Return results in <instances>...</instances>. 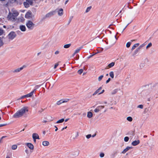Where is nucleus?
Listing matches in <instances>:
<instances>
[{"mask_svg": "<svg viewBox=\"0 0 158 158\" xmlns=\"http://www.w3.org/2000/svg\"><path fill=\"white\" fill-rule=\"evenodd\" d=\"M28 111V108L27 107H23L15 113L13 116V117L15 118H19L22 117L26 112Z\"/></svg>", "mask_w": 158, "mask_h": 158, "instance_id": "f257e3e1", "label": "nucleus"}, {"mask_svg": "<svg viewBox=\"0 0 158 158\" xmlns=\"http://www.w3.org/2000/svg\"><path fill=\"white\" fill-rule=\"evenodd\" d=\"M19 14L18 12L16 10H14L12 13L9 12L8 16V18L9 20L12 21L15 20V18Z\"/></svg>", "mask_w": 158, "mask_h": 158, "instance_id": "f03ea898", "label": "nucleus"}, {"mask_svg": "<svg viewBox=\"0 0 158 158\" xmlns=\"http://www.w3.org/2000/svg\"><path fill=\"white\" fill-rule=\"evenodd\" d=\"M26 25L29 30H31L34 28L35 26V24L31 21L28 20L27 22Z\"/></svg>", "mask_w": 158, "mask_h": 158, "instance_id": "7ed1b4c3", "label": "nucleus"}, {"mask_svg": "<svg viewBox=\"0 0 158 158\" xmlns=\"http://www.w3.org/2000/svg\"><path fill=\"white\" fill-rule=\"evenodd\" d=\"M16 36V34L15 32L12 31L8 34L7 37L9 40H12Z\"/></svg>", "mask_w": 158, "mask_h": 158, "instance_id": "20e7f679", "label": "nucleus"}, {"mask_svg": "<svg viewBox=\"0 0 158 158\" xmlns=\"http://www.w3.org/2000/svg\"><path fill=\"white\" fill-rule=\"evenodd\" d=\"M57 10H56V11H51L49 12V13H47L45 15V17L46 18H49L54 15L55 13L56 12V11Z\"/></svg>", "mask_w": 158, "mask_h": 158, "instance_id": "39448f33", "label": "nucleus"}, {"mask_svg": "<svg viewBox=\"0 0 158 158\" xmlns=\"http://www.w3.org/2000/svg\"><path fill=\"white\" fill-rule=\"evenodd\" d=\"M104 107V106H98L94 110V112L95 113L98 112L101 110Z\"/></svg>", "mask_w": 158, "mask_h": 158, "instance_id": "423d86ee", "label": "nucleus"}, {"mask_svg": "<svg viewBox=\"0 0 158 158\" xmlns=\"http://www.w3.org/2000/svg\"><path fill=\"white\" fill-rule=\"evenodd\" d=\"M36 90V89H35L33 90L32 91L31 93H30L27 94L26 95H25V96H26V98H28V97H31L32 95H33L34 92Z\"/></svg>", "mask_w": 158, "mask_h": 158, "instance_id": "0eeeda50", "label": "nucleus"}, {"mask_svg": "<svg viewBox=\"0 0 158 158\" xmlns=\"http://www.w3.org/2000/svg\"><path fill=\"white\" fill-rule=\"evenodd\" d=\"M25 67V66L23 65L20 68H18V69H15L13 71V72L14 73L19 72L21 70H22L23 69V68Z\"/></svg>", "mask_w": 158, "mask_h": 158, "instance_id": "6e6552de", "label": "nucleus"}, {"mask_svg": "<svg viewBox=\"0 0 158 158\" xmlns=\"http://www.w3.org/2000/svg\"><path fill=\"white\" fill-rule=\"evenodd\" d=\"M132 148V147H127V148H125L123 151L122 152V153L125 154L126 153L128 150L130 149H131Z\"/></svg>", "mask_w": 158, "mask_h": 158, "instance_id": "1a4fd4ad", "label": "nucleus"}, {"mask_svg": "<svg viewBox=\"0 0 158 158\" xmlns=\"http://www.w3.org/2000/svg\"><path fill=\"white\" fill-rule=\"evenodd\" d=\"M140 143V141L139 140H135L132 142L131 144L133 146H136L139 144Z\"/></svg>", "mask_w": 158, "mask_h": 158, "instance_id": "9d476101", "label": "nucleus"}, {"mask_svg": "<svg viewBox=\"0 0 158 158\" xmlns=\"http://www.w3.org/2000/svg\"><path fill=\"white\" fill-rule=\"evenodd\" d=\"M26 145L31 149L33 150L34 149V146L31 143H26Z\"/></svg>", "mask_w": 158, "mask_h": 158, "instance_id": "9b49d317", "label": "nucleus"}, {"mask_svg": "<svg viewBox=\"0 0 158 158\" xmlns=\"http://www.w3.org/2000/svg\"><path fill=\"white\" fill-rule=\"evenodd\" d=\"M115 64V63L114 62H112L111 63H110L106 67V69H109L110 68H111L113 67Z\"/></svg>", "mask_w": 158, "mask_h": 158, "instance_id": "f8f14e48", "label": "nucleus"}, {"mask_svg": "<svg viewBox=\"0 0 158 158\" xmlns=\"http://www.w3.org/2000/svg\"><path fill=\"white\" fill-rule=\"evenodd\" d=\"M20 29L22 31H25L26 30L25 26L23 25H21L19 26Z\"/></svg>", "mask_w": 158, "mask_h": 158, "instance_id": "ddd939ff", "label": "nucleus"}, {"mask_svg": "<svg viewBox=\"0 0 158 158\" xmlns=\"http://www.w3.org/2000/svg\"><path fill=\"white\" fill-rule=\"evenodd\" d=\"M58 15L59 16H61L63 14V10L61 8L57 11Z\"/></svg>", "mask_w": 158, "mask_h": 158, "instance_id": "4468645a", "label": "nucleus"}, {"mask_svg": "<svg viewBox=\"0 0 158 158\" xmlns=\"http://www.w3.org/2000/svg\"><path fill=\"white\" fill-rule=\"evenodd\" d=\"M42 144L44 146H47L49 144V143L47 141H44L43 142Z\"/></svg>", "mask_w": 158, "mask_h": 158, "instance_id": "2eb2a0df", "label": "nucleus"}, {"mask_svg": "<svg viewBox=\"0 0 158 158\" xmlns=\"http://www.w3.org/2000/svg\"><path fill=\"white\" fill-rule=\"evenodd\" d=\"M139 45V43H136L135 44H134L133 46L132 47L131 50H133L135 48L138 46Z\"/></svg>", "mask_w": 158, "mask_h": 158, "instance_id": "dca6fc26", "label": "nucleus"}, {"mask_svg": "<svg viewBox=\"0 0 158 158\" xmlns=\"http://www.w3.org/2000/svg\"><path fill=\"white\" fill-rule=\"evenodd\" d=\"M23 5L26 8H27L29 6V4L27 2V1H26V2H24Z\"/></svg>", "mask_w": 158, "mask_h": 158, "instance_id": "f3484780", "label": "nucleus"}, {"mask_svg": "<svg viewBox=\"0 0 158 158\" xmlns=\"http://www.w3.org/2000/svg\"><path fill=\"white\" fill-rule=\"evenodd\" d=\"M87 116L89 118H91L93 116V114L90 112H89L88 113Z\"/></svg>", "mask_w": 158, "mask_h": 158, "instance_id": "a211bd4d", "label": "nucleus"}, {"mask_svg": "<svg viewBox=\"0 0 158 158\" xmlns=\"http://www.w3.org/2000/svg\"><path fill=\"white\" fill-rule=\"evenodd\" d=\"M82 48V47H81L79 48H77L75 51V54H76L79 52L80 50Z\"/></svg>", "mask_w": 158, "mask_h": 158, "instance_id": "6ab92c4d", "label": "nucleus"}, {"mask_svg": "<svg viewBox=\"0 0 158 158\" xmlns=\"http://www.w3.org/2000/svg\"><path fill=\"white\" fill-rule=\"evenodd\" d=\"M118 89H114L111 92V94L113 95L116 94L118 91Z\"/></svg>", "mask_w": 158, "mask_h": 158, "instance_id": "aec40b11", "label": "nucleus"}, {"mask_svg": "<svg viewBox=\"0 0 158 158\" xmlns=\"http://www.w3.org/2000/svg\"><path fill=\"white\" fill-rule=\"evenodd\" d=\"M38 135L36 133H34L32 134V138L33 139H36V138L37 137V136Z\"/></svg>", "mask_w": 158, "mask_h": 158, "instance_id": "412c9836", "label": "nucleus"}, {"mask_svg": "<svg viewBox=\"0 0 158 158\" xmlns=\"http://www.w3.org/2000/svg\"><path fill=\"white\" fill-rule=\"evenodd\" d=\"M31 13L27 12L25 15V17L28 18L31 16Z\"/></svg>", "mask_w": 158, "mask_h": 158, "instance_id": "4be33fe9", "label": "nucleus"}, {"mask_svg": "<svg viewBox=\"0 0 158 158\" xmlns=\"http://www.w3.org/2000/svg\"><path fill=\"white\" fill-rule=\"evenodd\" d=\"M64 121V119L62 118V119H61L58 120V121H57L56 122V123H61L63 122Z\"/></svg>", "mask_w": 158, "mask_h": 158, "instance_id": "5701e85b", "label": "nucleus"}, {"mask_svg": "<svg viewBox=\"0 0 158 158\" xmlns=\"http://www.w3.org/2000/svg\"><path fill=\"white\" fill-rule=\"evenodd\" d=\"M26 1L29 5H32L33 2L32 0H26Z\"/></svg>", "mask_w": 158, "mask_h": 158, "instance_id": "b1692460", "label": "nucleus"}, {"mask_svg": "<svg viewBox=\"0 0 158 158\" xmlns=\"http://www.w3.org/2000/svg\"><path fill=\"white\" fill-rule=\"evenodd\" d=\"M71 45V44H66L64 45V48H69L70 46Z\"/></svg>", "mask_w": 158, "mask_h": 158, "instance_id": "393cba45", "label": "nucleus"}, {"mask_svg": "<svg viewBox=\"0 0 158 158\" xmlns=\"http://www.w3.org/2000/svg\"><path fill=\"white\" fill-rule=\"evenodd\" d=\"M110 76L112 78L114 77V72L113 71H111L110 73H109Z\"/></svg>", "mask_w": 158, "mask_h": 158, "instance_id": "a878e982", "label": "nucleus"}, {"mask_svg": "<svg viewBox=\"0 0 158 158\" xmlns=\"http://www.w3.org/2000/svg\"><path fill=\"white\" fill-rule=\"evenodd\" d=\"M127 119L129 122H131L132 121L133 119L131 117L129 116L127 118Z\"/></svg>", "mask_w": 158, "mask_h": 158, "instance_id": "bb28decb", "label": "nucleus"}, {"mask_svg": "<svg viewBox=\"0 0 158 158\" xmlns=\"http://www.w3.org/2000/svg\"><path fill=\"white\" fill-rule=\"evenodd\" d=\"M139 48H137L135 50V51L134 52V54L133 55H135L139 51Z\"/></svg>", "mask_w": 158, "mask_h": 158, "instance_id": "cd10ccee", "label": "nucleus"}, {"mask_svg": "<svg viewBox=\"0 0 158 158\" xmlns=\"http://www.w3.org/2000/svg\"><path fill=\"white\" fill-rule=\"evenodd\" d=\"M17 148V146L16 145H13L12 146V149L14 150L16 149Z\"/></svg>", "mask_w": 158, "mask_h": 158, "instance_id": "c85d7f7f", "label": "nucleus"}, {"mask_svg": "<svg viewBox=\"0 0 158 158\" xmlns=\"http://www.w3.org/2000/svg\"><path fill=\"white\" fill-rule=\"evenodd\" d=\"M3 44L2 39L0 37V47L2 46Z\"/></svg>", "mask_w": 158, "mask_h": 158, "instance_id": "c756f323", "label": "nucleus"}, {"mask_svg": "<svg viewBox=\"0 0 158 158\" xmlns=\"http://www.w3.org/2000/svg\"><path fill=\"white\" fill-rule=\"evenodd\" d=\"M63 102V99L60 100L57 102L56 103V104L58 105H60L61 104L63 103V102Z\"/></svg>", "mask_w": 158, "mask_h": 158, "instance_id": "7c9ffc66", "label": "nucleus"}, {"mask_svg": "<svg viewBox=\"0 0 158 158\" xmlns=\"http://www.w3.org/2000/svg\"><path fill=\"white\" fill-rule=\"evenodd\" d=\"M129 140V138L127 136H126L124 138V141L126 142H128Z\"/></svg>", "mask_w": 158, "mask_h": 158, "instance_id": "2f4dec72", "label": "nucleus"}, {"mask_svg": "<svg viewBox=\"0 0 158 158\" xmlns=\"http://www.w3.org/2000/svg\"><path fill=\"white\" fill-rule=\"evenodd\" d=\"M83 70L82 69H81L78 70L77 72L79 74H81L83 72Z\"/></svg>", "mask_w": 158, "mask_h": 158, "instance_id": "473e14b6", "label": "nucleus"}, {"mask_svg": "<svg viewBox=\"0 0 158 158\" xmlns=\"http://www.w3.org/2000/svg\"><path fill=\"white\" fill-rule=\"evenodd\" d=\"M103 77V75H102L100 76H99L98 78V81H101Z\"/></svg>", "mask_w": 158, "mask_h": 158, "instance_id": "72a5a7b5", "label": "nucleus"}, {"mask_svg": "<svg viewBox=\"0 0 158 158\" xmlns=\"http://www.w3.org/2000/svg\"><path fill=\"white\" fill-rule=\"evenodd\" d=\"M131 43L130 42H127V44H126V47L127 48H129L130 45H131Z\"/></svg>", "mask_w": 158, "mask_h": 158, "instance_id": "f704fd0d", "label": "nucleus"}, {"mask_svg": "<svg viewBox=\"0 0 158 158\" xmlns=\"http://www.w3.org/2000/svg\"><path fill=\"white\" fill-rule=\"evenodd\" d=\"M73 17V16H71L70 17L69 19V22L68 23V25L69 24V23H70V22H71L72 20V19Z\"/></svg>", "mask_w": 158, "mask_h": 158, "instance_id": "c9c22d12", "label": "nucleus"}, {"mask_svg": "<svg viewBox=\"0 0 158 158\" xmlns=\"http://www.w3.org/2000/svg\"><path fill=\"white\" fill-rule=\"evenodd\" d=\"M129 134L130 135L134 136V131H131L129 132Z\"/></svg>", "mask_w": 158, "mask_h": 158, "instance_id": "e433bc0d", "label": "nucleus"}, {"mask_svg": "<svg viewBox=\"0 0 158 158\" xmlns=\"http://www.w3.org/2000/svg\"><path fill=\"white\" fill-rule=\"evenodd\" d=\"M40 99H36L35 101V104H37L38 103H40Z\"/></svg>", "mask_w": 158, "mask_h": 158, "instance_id": "4c0bfd02", "label": "nucleus"}, {"mask_svg": "<svg viewBox=\"0 0 158 158\" xmlns=\"http://www.w3.org/2000/svg\"><path fill=\"white\" fill-rule=\"evenodd\" d=\"M152 46V44L151 43H149L146 46V48H148L151 47Z\"/></svg>", "mask_w": 158, "mask_h": 158, "instance_id": "58836bf2", "label": "nucleus"}, {"mask_svg": "<svg viewBox=\"0 0 158 158\" xmlns=\"http://www.w3.org/2000/svg\"><path fill=\"white\" fill-rule=\"evenodd\" d=\"M91 8V7H88L87 8V9L85 11L87 13V12H88L90 10Z\"/></svg>", "mask_w": 158, "mask_h": 158, "instance_id": "ea45409f", "label": "nucleus"}, {"mask_svg": "<svg viewBox=\"0 0 158 158\" xmlns=\"http://www.w3.org/2000/svg\"><path fill=\"white\" fill-rule=\"evenodd\" d=\"M137 108L142 109L143 108V106L142 105H140L137 106Z\"/></svg>", "mask_w": 158, "mask_h": 158, "instance_id": "a19ab883", "label": "nucleus"}, {"mask_svg": "<svg viewBox=\"0 0 158 158\" xmlns=\"http://www.w3.org/2000/svg\"><path fill=\"white\" fill-rule=\"evenodd\" d=\"M145 65V64L144 63H142L140 64V67L142 68Z\"/></svg>", "mask_w": 158, "mask_h": 158, "instance_id": "79ce46f5", "label": "nucleus"}, {"mask_svg": "<svg viewBox=\"0 0 158 158\" xmlns=\"http://www.w3.org/2000/svg\"><path fill=\"white\" fill-rule=\"evenodd\" d=\"M145 44H141V45H140L138 48H139V49L140 50V49L141 48H142L143 47L144 45H145Z\"/></svg>", "mask_w": 158, "mask_h": 158, "instance_id": "37998d69", "label": "nucleus"}, {"mask_svg": "<svg viewBox=\"0 0 158 158\" xmlns=\"http://www.w3.org/2000/svg\"><path fill=\"white\" fill-rule=\"evenodd\" d=\"M104 156V154L103 153H102L100 154V156L101 157H103Z\"/></svg>", "mask_w": 158, "mask_h": 158, "instance_id": "c03bdc74", "label": "nucleus"}, {"mask_svg": "<svg viewBox=\"0 0 158 158\" xmlns=\"http://www.w3.org/2000/svg\"><path fill=\"white\" fill-rule=\"evenodd\" d=\"M91 136V134H89L86 135V137L87 139H89Z\"/></svg>", "mask_w": 158, "mask_h": 158, "instance_id": "a18cd8bd", "label": "nucleus"}, {"mask_svg": "<svg viewBox=\"0 0 158 158\" xmlns=\"http://www.w3.org/2000/svg\"><path fill=\"white\" fill-rule=\"evenodd\" d=\"M102 88V87H99V88L97 90H96V91L97 92V93H100V92H99V91H100V90H101V89Z\"/></svg>", "mask_w": 158, "mask_h": 158, "instance_id": "49530a36", "label": "nucleus"}, {"mask_svg": "<svg viewBox=\"0 0 158 158\" xmlns=\"http://www.w3.org/2000/svg\"><path fill=\"white\" fill-rule=\"evenodd\" d=\"M3 32V31L2 29H0V35L2 34Z\"/></svg>", "mask_w": 158, "mask_h": 158, "instance_id": "de8ad7c7", "label": "nucleus"}, {"mask_svg": "<svg viewBox=\"0 0 158 158\" xmlns=\"http://www.w3.org/2000/svg\"><path fill=\"white\" fill-rule=\"evenodd\" d=\"M68 101H69L68 99H66L65 100L63 99L62 102H63V103L66 102H67Z\"/></svg>", "mask_w": 158, "mask_h": 158, "instance_id": "09e8293b", "label": "nucleus"}, {"mask_svg": "<svg viewBox=\"0 0 158 158\" xmlns=\"http://www.w3.org/2000/svg\"><path fill=\"white\" fill-rule=\"evenodd\" d=\"M58 63H56V64H55V65H54V69H56V67L58 66Z\"/></svg>", "mask_w": 158, "mask_h": 158, "instance_id": "8fccbe9b", "label": "nucleus"}, {"mask_svg": "<svg viewBox=\"0 0 158 158\" xmlns=\"http://www.w3.org/2000/svg\"><path fill=\"white\" fill-rule=\"evenodd\" d=\"M110 80V78H109L106 81V83L107 84L108 83Z\"/></svg>", "mask_w": 158, "mask_h": 158, "instance_id": "3c124183", "label": "nucleus"}, {"mask_svg": "<svg viewBox=\"0 0 158 158\" xmlns=\"http://www.w3.org/2000/svg\"><path fill=\"white\" fill-rule=\"evenodd\" d=\"M26 98V96H25V95H24V96H22L19 99H23V98Z\"/></svg>", "mask_w": 158, "mask_h": 158, "instance_id": "603ef678", "label": "nucleus"}, {"mask_svg": "<svg viewBox=\"0 0 158 158\" xmlns=\"http://www.w3.org/2000/svg\"><path fill=\"white\" fill-rule=\"evenodd\" d=\"M6 125V124H0V127H2L3 126H5Z\"/></svg>", "mask_w": 158, "mask_h": 158, "instance_id": "864d4df0", "label": "nucleus"}, {"mask_svg": "<svg viewBox=\"0 0 158 158\" xmlns=\"http://www.w3.org/2000/svg\"><path fill=\"white\" fill-rule=\"evenodd\" d=\"M59 51H56L55 52V54H56V55H57V54H59Z\"/></svg>", "mask_w": 158, "mask_h": 158, "instance_id": "5fc2aeb1", "label": "nucleus"}, {"mask_svg": "<svg viewBox=\"0 0 158 158\" xmlns=\"http://www.w3.org/2000/svg\"><path fill=\"white\" fill-rule=\"evenodd\" d=\"M96 54V53H95V54H93V55H91L89 56L88 57V58H91V57H92L93 56H94V55L95 54Z\"/></svg>", "mask_w": 158, "mask_h": 158, "instance_id": "6e6d98bb", "label": "nucleus"}, {"mask_svg": "<svg viewBox=\"0 0 158 158\" xmlns=\"http://www.w3.org/2000/svg\"><path fill=\"white\" fill-rule=\"evenodd\" d=\"M128 24H127V25L125 27H124V28L123 29V30L122 31V33L123 32V31H124V30L127 27L128 25Z\"/></svg>", "mask_w": 158, "mask_h": 158, "instance_id": "4d7b16f0", "label": "nucleus"}, {"mask_svg": "<svg viewBox=\"0 0 158 158\" xmlns=\"http://www.w3.org/2000/svg\"><path fill=\"white\" fill-rule=\"evenodd\" d=\"M104 91V90H102V91L101 92H100L98 94H102Z\"/></svg>", "mask_w": 158, "mask_h": 158, "instance_id": "13d9d810", "label": "nucleus"}, {"mask_svg": "<svg viewBox=\"0 0 158 158\" xmlns=\"http://www.w3.org/2000/svg\"><path fill=\"white\" fill-rule=\"evenodd\" d=\"M98 93H97V92L96 91L93 94V96L95 95V94H98Z\"/></svg>", "mask_w": 158, "mask_h": 158, "instance_id": "bf43d9fd", "label": "nucleus"}, {"mask_svg": "<svg viewBox=\"0 0 158 158\" xmlns=\"http://www.w3.org/2000/svg\"><path fill=\"white\" fill-rule=\"evenodd\" d=\"M44 110L43 109H41L39 111V112H43L44 111Z\"/></svg>", "mask_w": 158, "mask_h": 158, "instance_id": "052dcab7", "label": "nucleus"}, {"mask_svg": "<svg viewBox=\"0 0 158 158\" xmlns=\"http://www.w3.org/2000/svg\"><path fill=\"white\" fill-rule=\"evenodd\" d=\"M40 87V86L39 85H36L35 86V88L36 89Z\"/></svg>", "mask_w": 158, "mask_h": 158, "instance_id": "680f3d73", "label": "nucleus"}, {"mask_svg": "<svg viewBox=\"0 0 158 158\" xmlns=\"http://www.w3.org/2000/svg\"><path fill=\"white\" fill-rule=\"evenodd\" d=\"M25 152L27 153L28 154V151L26 149L25 150Z\"/></svg>", "mask_w": 158, "mask_h": 158, "instance_id": "e2e57ef3", "label": "nucleus"}, {"mask_svg": "<svg viewBox=\"0 0 158 158\" xmlns=\"http://www.w3.org/2000/svg\"><path fill=\"white\" fill-rule=\"evenodd\" d=\"M55 127L56 128V129H55V131H57L58 130V128H57V127L56 126H55Z\"/></svg>", "mask_w": 158, "mask_h": 158, "instance_id": "0e129e2a", "label": "nucleus"}, {"mask_svg": "<svg viewBox=\"0 0 158 158\" xmlns=\"http://www.w3.org/2000/svg\"><path fill=\"white\" fill-rule=\"evenodd\" d=\"M69 118H67V119H65V122H67L69 120Z\"/></svg>", "mask_w": 158, "mask_h": 158, "instance_id": "69168bd1", "label": "nucleus"}, {"mask_svg": "<svg viewBox=\"0 0 158 158\" xmlns=\"http://www.w3.org/2000/svg\"><path fill=\"white\" fill-rule=\"evenodd\" d=\"M67 128V127H66L63 128L62 129V131H63V130H64V129H66V128Z\"/></svg>", "mask_w": 158, "mask_h": 158, "instance_id": "338daca9", "label": "nucleus"}, {"mask_svg": "<svg viewBox=\"0 0 158 158\" xmlns=\"http://www.w3.org/2000/svg\"><path fill=\"white\" fill-rule=\"evenodd\" d=\"M96 135V134H95L93 135L92 136L93 137H94Z\"/></svg>", "mask_w": 158, "mask_h": 158, "instance_id": "774afa93", "label": "nucleus"}]
</instances>
